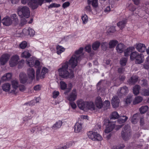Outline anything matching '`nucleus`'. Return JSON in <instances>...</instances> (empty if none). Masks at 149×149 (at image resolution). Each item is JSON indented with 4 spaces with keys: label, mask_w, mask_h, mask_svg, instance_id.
Wrapping results in <instances>:
<instances>
[{
    "label": "nucleus",
    "mask_w": 149,
    "mask_h": 149,
    "mask_svg": "<svg viewBox=\"0 0 149 149\" xmlns=\"http://www.w3.org/2000/svg\"><path fill=\"white\" fill-rule=\"evenodd\" d=\"M130 127L128 125H126L123 129L122 132L123 138L125 140H127L130 135Z\"/></svg>",
    "instance_id": "423d86ee"
},
{
    "label": "nucleus",
    "mask_w": 149,
    "mask_h": 149,
    "mask_svg": "<svg viewBox=\"0 0 149 149\" xmlns=\"http://www.w3.org/2000/svg\"><path fill=\"white\" fill-rule=\"evenodd\" d=\"M125 48V45L122 43L118 44L116 47V49L118 53H121L124 51Z\"/></svg>",
    "instance_id": "393cba45"
},
{
    "label": "nucleus",
    "mask_w": 149,
    "mask_h": 149,
    "mask_svg": "<svg viewBox=\"0 0 149 149\" xmlns=\"http://www.w3.org/2000/svg\"><path fill=\"white\" fill-rule=\"evenodd\" d=\"M12 74L11 73L5 74L1 77V80L3 81H7L10 80L12 78Z\"/></svg>",
    "instance_id": "5701e85b"
},
{
    "label": "nucleus",
    "mask_w": 149,
    "mask_h": 149,
    "mask_svg": "<svg viewBox=\"0 0 149 149\" xmlns=\"http://www.w3.org/2000/svg\"><path fill=\"white\" fill-rule=\"evenodd\" d=\"M18 14L21 17H24L26 18H29L30 15L29 8L26 6H19L18 8Z\"/></svg>",
    "instance_id": "20e7f679"
},
{
    "label": "nucleus",
    "mask_w": 149,
    "mask_h": 149,
    "mask_svg": "<svg viewBox=\"0 0 149 149\" xmlns=\"http://www.w3.org/2000/svg\"><path fill=\"white\" fill-rule=\"evenodd\" d=\"M138 78V77L136 75L133 76L129 80L128 82L130 84H134L137 81Z\"/></svg>",
    "instance_id": "c85d7f7f"
},
{
    "label": "nucleus",
    "mask_w": 149,
    "mask_h": 149,
    "mask_svg": "<svg viewBox=\"0 0 149 149\" xmlns=\"http://www.w3.org/2000/svg\"><path fill=\"white\" fill-rule=\"evenodd\" d=\"M130 59L132 61L135 60V62L137 64L143 63L144 60L143 55L141 54H139L136 51L133 52L130 56Z\"/></svg>",
    "instance_id": "39448f33"
},
{
    "label": "nucleus",
    "mask_w": 149,
    "mask_h": 149,
    "mask_svg": "<svg viewBox=\"0 0 149 149\" xmlns=\"http://www.w3.org/2000/svg\"><path fill=\"white\" fill-rule=\"evenodd\" d=\"M136 48L138 52H144L146 49V47L145 45L141 43L136 44Z\"/></svg>",
    "instance_id": "ddd939ff"
},
{
    "label": "nucleus",
    "mask_w": 149,
    "mask_h": 149,
    "mask_svg": "<svg viewBox=\"0 0 149 149\" xmlns=\"http://www.w3.org/2000/svg\"><path fill=\"white\" fill-rule=\"evenodd\" d=\"M60 86L61 89L64 90L66 88L67 84L64 82L61 81L60 82Z\"/></svg>",
    "instance_id": "864d4df0"
},
{
    "label": "nucleus",
    "mask_w": 149,
    "mask_h": 149,
    "mask_svg": "<svg viewBox=\"0 0 149 149\" xmlns=\"http://www.w3.org/2000/svg\"><path fill=\"white\" fill-rule=\"evenodd\" d=\"M82 124L80 123H76L74 125V131L78 133L81 132L82 129Z\"/></svg>",
    "instance_id": "6ab92c4d"
},
{
    "label": "nucleus",
    "mask_w": 149,
    "mask_h": 149,
    "mask_svg": "<svg viewBox=\"0 0 149 149\" xmlns=\"http://www.w3.org/2000/svg\"><path fill=\"white\" fill-rule=\"evenodd\" d=\"M60 6V5L59 4H55L54 3H53L51 4L49 6V8H53L54 7L57 8V7H59Z\"/></svg>",
    "instance_id": "bf43d9fd"
},
{
    "label": "nucleus",
    "mask_w": 149,
    "mask_h": 149,
    "mask_svg": "<svg viewBox=\"0 0 149 149\" xmlns=\"http://www.w3.org/2000/svg\"><path fill=\"white\" fill-rule=\"evenodd\" d=\"M108 123L107 126L104 130L105 132L106 133H108L112 131L115 128V124L113 123L110 122L109 121Z\"/></svg>",
    "instance_id": "dca6fc26"
},
{
    "label": "nucleus",
    "mask_w": 149,
    "mask_h": 149,
    "mask_svg": "<svg viewBox=\"0 0 149 149\" xmlns=\"http://www.w3.org/2000/svg\"><path fill=\"white\" fill-rule=\"evenodd\" d=\"M77 96V94H69L67 98L70 102H73L76 99Z\"/></svg>",
    "instance_id": "b1692460"
},
{
    "label": "nucleus",
    "mask_w": 149,
    "mask_h": 149,
    "mask_svg": "<svg viewBox=\"0 0 149 149\" xmlns=\"http://www.w3.org/2000/svg\"><path fill=\"white\" fill-rule=\"evenodd\" d=\"M12 84L13 87V89L10 92L15 93V91L17 88H18V82L17 80H13L12 81Z\"/></svg>",
    "instance_id": "412c9836"
},
{
    "label": "nucleus",
    "mask_w": 149,
    "mask_h": 149,
    "mask_svg": "<svg viewBox=\"0 0 149 149\" xmlns=\"http://www.w3.org/2000/svg\"><path fill=\"white\" fill-rule=\"evenodd\" d=\"M20 81L21 83L24 84L28 80V77L26 74L24 72H20L19 74Z\"/></svg>",
    "instance_id": "4468645a"
},
{
    "label": "nucleus",
    "mask_w": 149,
    "mask_h": 149,
    "mask_svg": "<svg viewBox=\"0 0 149 149\" xmlns=\"http://www.w3.org/2000/svg\"><path fill=\"white\" fill-rule=\"evenodd\" d=\"M83 48L80 47L78 50L75 51L74 54L73 55L70 59L69 62L68 61L64 62L61 64V67L58 70L59 75L62 78L67 79L72 78L74 77L73 72L68 71V64L72 68H74L77 66V60H79L83 57V55H79L83 52Z\"/></svg>",
    "instance_id": "f257e3e1"
},
{
    "label": "nucleus",
    "mask_w": 149,
    "mask_h": 149,
    "mask_svg": "<svg viewBox=\"0 0 149 149\" xmlns=\"http://www.w3.org/2000/svg\"><path fill=\"white\" fill-rule=\"evenodd\" d=\"M34 65L37 68L36 70V79L37 80H38L40 77V69H41V65L40 64V62L39 61L36 60L35 61Z\"/></svg>",
    "instance_id": "6e6552de"
},
{
    "label": "nucleus",
    "mask_w": 149,
    "mask_h": 149,
    "mask_svg": "<svg viewBox=\"0 0 149 149\" xmlns=\"http://www.w3.org/2000/svg\"><path fill=\"white\" fill-rule=\"evenodd\" d=\"M100 42L99 41H97L94 42V50H97L100 47Z\"/></svg>",
    "instance_id": "de8ad7c7"
},
{
    "label": "nucleus",
    "mask_w": 149,
    "mask_h": 149,
    "mask_svg": "<svg viewBox=\"0 0 149 149\" xmlns=\"http://www.w3.org/2000/svg\"><path fill=\"white\" fill-rule=\"evenodd\" d=\"M103 105V101L100 97H97L95 100V106L97 108L96 111H97V109H100L102 108Z\"/></svg>",
    "instance_id": "9b49d317"
},
{
    "label": "nucleus",
    "mask_w": 149,
    "mask_h": 149,
    "mask_svg": "<svg viewBox=\"0 0 149 149\" xmlns=\"http://www.w3.org/2000/svg\"><path fill=\"white\" fill-rule=\"evenodd\" d=\"M134 47H133L127 48L124 51L125 56H130L133 53L132 51H134Z\"/></svg>",
    "instance_id": "f3484780"
},
{
    "label": "nucleus",
    "mask_w": 149,
    "mask_h": 149,
    "mask_svg": "<svg viewBox=\"0 0 149 149\" xmlns=\"http://www.w3.org/2000/svg\"><path fill=\"white\" fill-rule=\"evenodd\" d=\"M116 31L115 27L113 26H111L108 30V33H114Z\"/></svg>",
    "instance_id": "6e6d98bb"
},
{
    "label": "nucleus",
    "mask_w": 149,
    "mask_h": 149,
    "mask_svg": "<svg viewBox=\"0 0 149 149\" xmlns=\"http://www.w3.org/2000/svg\"><path fill=\"white\" fill-rule=\"evenodd\" d=\"M44 0H21V3L27 5L33 9H35L38 6H41Z\"/></svg>",
    "instance_id": "7ed1b4c3"
},
{
    "label": "nucleus",
    "mask_w": 149,
    "mask_h": 149,
    "mask_svg": "<svg viewBox=\"0 0 149 149\" xmlns=\"http://www.w3.org/2000/svg\"><path fill=\"white\" fill-rule=\"evenodd\" d=\"M132 100V97L131 96L129 95L127 96L125 99V102L126 104L127 105H129L130 104Z\"/></svg>",
    "instance_id": "c03bdc74"
},
{
    "label": "nucleus",
    "mask_w": 149,
    "mask_h": 149,
    "mask_svg": "<svg viewBox=\"0 0 149 149\" xmlns=\"http://www.w3.org/2000/svg\"><path fill=\"white\" fill-rule=\"evenodd\" d=\"M119 117V115L117 112L116 111L113 112L111 114L110 119L109 121L110 122L114 123L115 121H113L112 120L117 119Z\"/></svg>",
    "instance_id": "4be33fe9"
},
{
    "label": "nucleus",
    "mask_w": 149,
    "mask_h": 149,
    "mask_svg": "<svg viewBox=\"0 0 149 149\" xmlns=\"http://www.w3.org/2000/svg\"><path fill=\"white\" fill-rule=\"evenodd\" d=\"M127 58H122L120 59V63L121 66H124L126 63Z\"/></svg>",
    "instance_id": "49530a36"
},
{
    "label": "nucleus",
    "mask_w": 149,
    "mask_h": 149,
    "mask_svg": "<svg viewBox=\"0 0 149 149\" xmlns=\"http://www.w3.org/2000/svg\"><path fill=\"white\" fill-rule=\"evenodd\" d=\"M85 49L86 52L89 53L91 52V46L90 45H88L86 46L85 48Z\"/></svg>",
    "instance_id": "13d9d810"
},
{
    "label": "nucleus",
    "mask_w": 149,
    "mask_h": 149,
    "mask_svg": "<svg viewBox=\"0 0 149 149\" xmlns=\"http://www.w3.org/2000/svg\"><path fill=\"white\" fill-rule=\"evenodd\" d=\"M106 81L104 80H101L98 82L97 85V88L99 91H100L102 88L104 86Z\"/></svg>",
    "instance_id": "a878e982"
},
{
    "label": "nucleus",
    "mask_w": 149,
    "mask_h": 149,
    "mask_svg": "<svg viewBox=\"0 0 149 149\" xmlns=\"http://www.w3.org/2000/svg\"><path fill=\"white\" fill-rule=\"evenodd\" d=\"M57 53L58 54H60L65 51V49L62 46L58 45L56 47Z\"/></svg>",
    "instance_id": "ea45409f"
},
{
    "label": "nucleus",
    "mask_w": 149,
    "mask_h": 149,
    "mask_svg": "<svg viewBox=\"0 0 149 149\" xmlns=\"http://www.w3.org/2000/svg\"><path fill=\"white\" fill-rule=\"evenodd\" d=\"M74 142H70L67 143L66 146H65V147H67V148H68L69 147L72 146L73 144H74Z\"/></svg>",
    "instance_id": "680f3d73"
},
{
    "label": "nucleus",
    "mask_w": 149,
    "mask_h": 149,
    "mask_svg": "<svg viewBox=\"0 0 149 149\" xmlns=\"http://www.w3.org/2000/svg\"><path fill=\"white\" fill-rule=\"evenodd\" d=\"M70 103L71 107L73 109H75L76 108L77 105L73 101L70 102Z\"/></svg>",
    "instance_id": "e2e57ef3"
},
{
    "label": "nucleus",
    "mask_w": 149,
    "mask_h": 149,
    "mask_svg": "<svg viewBox=\"0 0 149 149\" xmlns=\"http://www.w3.org/2000/svg\"><path fill=\"white\" fill-rule=\"evenodd\" d=\"M27 74L28 78L30 80H32L35 78V72L33 68L30 67L27 70Z\"/></svg>",
    "instance_id": "1a4fd4ad"
},
{
    "label": "nucleus",
    "mask_w": 149,
    "mask_h": 149,
    "mask_svg": "<svg viewBox=\"0 0 149 149\" xmlns=\"http://www.w3.org/2000/svg\"><path fill=\"white\" fill-rule=\"evenodd\" d=\"M21 56L22 57L25 58H29L31 56L30 51L26 50L22 53Z\"/></svg>",
    "instance_id": "473e14b6"
},
{
    "label": "nucleus",
    "mask_w": 149,
    "mask_h": 149,
    "mask_svg": "<svg viewBox=\"0 0 149 149\" xmlns=\"http://www.w3.org/2000/svg\"><path fill=\"white\" fill-rule=\"evenodd\" d=\"M111 104L113 107L114 108H116L119 106L120 100L117 96H114L111 100Z\"/></svg>",
    "instance_id": "f8f14e48"
},
{
    "label": "nucleus",
    "mask_w": 149,
    "mask_h": 149,
    "mask_svg": "<svg viewBox=\"0 0 149 149\" xmlns=\"http://www.w3.org/2000/svg\"><path fill=\"white\" fill-rule=\"evenodd\" d=\"M19 57L18 55H15L11 57L9 61V65L11 67L16 66L18 63Z\"/></svg>",
    "instance_id": "0eeeda50"
},
{
    "label": "nucleus",
    "mask_w": 149,
    "mask_h": 149,
    "mask_svg": "<svg viewBox=\"0 0 149 149\" xmlns=\"http://www.w3.org/2000/svg\"><path fill=\"white\" fill-rule=\"evenodd\" d=\"M28 116L29 117H38V114L36 111L33 109H30L28 112Z\"/></svg>",
    "instance_id": "bb28decb"
},
{
    "label": "nucleus",
    "mask_w": 149,
    "mask_h": 149,
    "mask_svg": "<svg viewBox=\"0 0 149 149\" xmlns=\"http://www.w3.org/2000/svg\"><path fill=\"white\" fill-rule=\"evenodd\" d=\"M140 89V86H139L136 85L133 88V93H139Z\"/></svg>",
    "instance_id": "37998d69"
},
{
    "label": "nucleus",
    "mask_w": 149,
    "mask_h": 149,
    "mask_svg": "<svg viewBox=\"0 0 149 149\" xmlns=\"http://www.w3.org/2000/svg\"><path fill=\"white\" fill-rule=\"evenodd\" d=\"M10 85L8 83H6L2 86L3 90L6 92H8L10 89Z\"/></svg>",
    "instance_id": "c756f323"
},
{
    "label": "nucleus",
    "mask_w": 149,
    "mask_h": 149,
    "mask_svg": "<svg viewBox=\"0 0 149 149\" xmlns=\"http://www.w3.org/2000/svg\"><path fill=\"white\" fill-rule=\"evenodd\" d=\"M87 135L88 137L92 139H93V131H90L87 132Z\"/></svg>",
    "instance_id": "603ef678"
},
{
    "label": "nucleus",
    "mask_w": 149,
    "mask_h": 149,
    "mask_svg": "<svg viewBox=\"0 0 149 149\" xmlns=\"http://www.w3.org/2000/svg\"><path fill=\"white\" fill-rule=\"evenodd\" d=\"M19 90L21 92H22L24 91L25 90V89L24 86L23 85H21L18 87Z\"/></svg>",
    "instance_id": "774afa93"
},
{
    "label": "nucleus",
    "mask_w": 149,
    "mask_h": 149,
    "mask_svg": "<svg viewBox=\"0 0 149 149\" xmlns=\"http://www.w3.org/2000/svg\"><path fill=\"white\" fill-rule=\"evenodd\" d=\"M48 69L45 67H44L42 70L40 77L41 79H43L44 77L45 74L48 72Z\"/></svg>",
    "instance_id": "a19ab883"
},
{
    "label": "nucleus",
    "mask_w": 149,
    "mask_h": 149,
    "mask_svg": "<svg viewBox=\"0 0 149 149\" xmlns=\"http://www.w3.org/2000/svg\"><path fill=\"white\" fill-rule=\"evenodd\" d=\"M27 45V42L25 41H23L19 45V47L23 49L26 47Z\"/></svg>",
    "instance_id": "5fc2aeb1"
},
{
    "label": "nucleus",
    "mask_w": 149,
    "mask_h": 149,
    "mask_svg": "<svg viewBox=\"0 0 149 149\" xmlns=\"http://www.w3.org/2000/svg\"><path fill=\"white\" fill-rule=\"evenodd\" d=\"M128 118L125 116H122L119 117L118 120V122L119 124H122L125 123L127 120Z\"/></svg>",
    "instance_id": "2f4dec72"
},
{
    "label": "nucleus",
    "mask_w": 149,
    "mask_h": 149,
    "mask_svg": "<svg viewBox=\"0 0 149 149\" xmlns=\"http://www.w3.org/2000/svg\"><path fill=\"white\" fill-rule=\"evenodd\" d=\"M94 138L95 139L94 140L98 141H101L102 139L101 136L99 134L95 132H94Z\"/></svg>",
    "instance_id": "f704fd0d"
},
{
    "label": "nucleus",
    "mask_w": 149,
    "mask_h": 149,
    "mask_svg": "<svg viewBox=\"0 0 149 149\" xmlns=\"http://www.w3.org/2000/svg\"><path fill=\"white\" fill-rule=\"evenodd\" d=\"M94 10H95L96 12V14L100 11V10L98 7V0H94Z\"/></svg>",
    "instance_id": "72a5a7b5"
},
{
    "label": "nucleus",
    "mask_w": 149,
    "mask_h": 149,
    "mask_svg": "<svg viewBox=\"0 0 149 149\" xmlns=\"http://www.w3.org/2000/svg\"><path fill=\"white\" fill-rule=\"evenodd\" d=\"M30 131L31 132L33 133H35L38 132L36 126L32 128L30 130Z\"/></svg>",
    "instance_id": "69168bd1"
},
{
    "label": "nucleus",
    "mask_w": 149,
    "mask_h": 149,
    "mask_svg": "<svg viewBox=\"0 0 149 149\" xmlns=\"http://www.w3.org/2000/svg\"><path fill=\"white\" fill-rule=\"evenodd\" d=\"M22 18L21 20V24L22 25H24L27 22V20L26 19L22 17Z\"/></svg>",
    "instance_id": "338daca9"
},
{
    "label": "nucleus",
    "mask_w": 149,
    "mask_h": 149,
    "mask_svg": "<svg viewBox=\"0 0 149 149\" xmlns=\"http://www.w3.org/2000/svg\"><path fill=\"white\" fill-rule=\"evenodd\" d=\"M63 123L61 121L58 120L56 122L52 127V130H55L60 128L62 125Z\"/></svg>",
    "instance_id": "a211bd4d"
},
{
    "label": "nucleus",
    "mask_w": 149,
    "mask_h": 149,
    "mask_svg": "<svg viewBox=\"0 0 149 149\" xmlns=\"http://www.w3.org/2000/svg\"><path fill=\"white\" fill-rule=\"evenodd\" d=\"M70 3L69 2H66L63 3L62 5V7L64 8H65L69 6Z\"/></svg>",
    "instance_id": "052dcab7"
},
{
    "label": "nucleus",
    "mask_w": 149,
    "mask_h": 149,
    "mask_svg": "<svg viewBox=\"0 0 149 149\" xmlns=\"http://www.w3.org/2000/svg\"><path fill=\"white\" fill-rule=\"evenodd\" d=\"M36 102L34 100H31L29 102H26L23 104L24 106H30L32 107L34 106Z\"/></svg>",
    "instance_id": "79ce46f5"
},
{
    "label": "nucleus",
    "mask_w": 149,
    "mask_h": 149,
    "mask_svg": "<svg viewBox=\"0 0 149 149\" xmlns=\"http://www.w3.org/2000/svg\"><path fill=\"white\" fill-rule=\"evenodd\" d=\"M35 61L32 58L27 59L26 60L27 64L31 67L34 66Z\"/></svg>",
    "instance_id": "7c9ffc66"
},
{
    "label": "nucleus",
    "mask_w": 149,
    "mask_h": 149,
    "mask_svg": "<svg viewBox=\"0 0 149 149\" xmlns=\"http://www.w3.org/2000/svg\"><path fill=\"white\" fill-rule=\"evenodd\" d=\"M81 19L83 24H86L87 23L88 21V17L86 14H84V15L82 16Z\"/></svg>",
    "instance_id": "09e8293b"
},
{
    "label": "nucleus",
    "mask_w": 149,
    "mask_h": 149,
    "mask_svg": "<svg viewBox=\"0 0 149 149\" xmlns=\"http://www.w3.org/2000/svg\"><path fill=\"white\" fill-rule=\"evenodd\" d=\"M25 31H27L28 33L31 36H33L35 34L34 31L31 28H29L28 30H23V32H24Z\"/></svg>",
    "instance_id": "58836bf2"
},
{
    "label": "nucleus",
    "mask_w": 149,
    "mask_h": 149,
    "mask_svg": "<svg viewBox=\"0 0 149 149\" xmlns=\"http://www.w3.org/2000/svg\"><path fill=\"white\" fill-rule=\"evenodd\" d=\"M148 109V107L147 106H142L140 108V111L141 113H145Z\"/></svg>",
    "instance_id": "a18cd8bd"
},
{
    "label": "nucleus",
    "mask_w": 149,
    "mask_h": 149,
    "mask_svg": "<svg viewBox=\"0 0 149 149\" xmlns=\"http://www.w3.org/2000/svg\"><path fill=\"white\" fill-rule=\"evenodd\" d=\"M126 20L125 19H123L122 21L119 22L117 24V26L121 29H122L124 28L127 22Z\"/></svg>",
    "instance_id": "cd10ccee"
},
{
    "label": "nucleus",
    "mask_w": 149,
    "mask_h": 149,
    "mask_svg": "<svg viewBox=\"0 0 149 149\" xmlns=\"http://www.w3.org/2000/svg\"><path fill=\"white\" fill-rule=\"evenodd\" d=\"M10 56V55L7 53L5 54L2 55L0 58V63L1 65H3L7 62Z\"/></svg>",
    "instance_id": "9d476101"
},
{
    "label": "nucleus",
    "mask_w": 149,
    "mask_h": 149,
    "mask_svg": "<svg viewBox=\"0 0 149 149\" xmlns=\"http://www.w3.org/2000/svg\"><path fill=\"white\" fill-rule=\"evenodd\" d=\"M111 8L110 6H108L104 10V12L107 14L110 11Z\"/></svg>",
    "instance_id": "0e129e2a"
},
{
    "label": "nucleus",
    "mask_w": 149,
    "mask_h": 149,
    "mask_svg": "<svg viewBox=\"0 0 149 149\" xmlns=\"http://www.w3.org/2000/svg\"><path fill=\"white\" fill-rule=\"evenodd\" d=\"M141 114L140 113L134 114L132 117L131 122L134 124L136 123L140 117Z\"/></svg>",
    "instance_id": "aec40b11"
},
{
    "label": "nucleus",
    "mask_w": 149,
    "mask_h": 149,
    "mask_svg": "<svg viewBox=\"0 0 149 149\" xmlns=\"http://www.w3.org/2000/svg\"><path fill=\"white\" fill-rule=\"evenodd\" d=\"M118 43V42L116 40H112L109 43V48H112L115 47V46Z\"/></svg>",
    "instance_id": "e433bc0d"
},
{
    "label": "nucleus",
    "mask_w": 149,
    "mask_h": 149,
    "mask_svg": "<svg viewBox=\"0 0 149 149\" xmlns=\"http://www.w3.org/2000/svg\"><path fill=\"white\" fill-rule=\"evenodd\" d=\"M143 100L142 97L140 96H138L135 97L133 101V104H137L141 102Z\"/></svg>",
    "instance_id": "c9c22d12"
},
{
    "label": "nucleus",
    "mask_w": 149,
    "mask_h": 149,
    "mask_svg": "<svg viewBox=\"0 0 149 149\" xmlns=\"http://www.w3.org/2000/svg\"><path fill=\"white\" fill-rule=\"evenodd\" d=\"M10 17L12 19H13V20L15 22L17 23L18 22V19L17 17V16L16 14H12L10 16Z\"/></svg>",
    "instance_id": "3c124183"
},
{
    "label": "nucleus",
    "mask_w": 149,
    "mask_h": 149,
    "mask_svg": "<svg viewBox=\"0 0 149 149\" xmlns=\"http://www.w3.org/2000/svg\"><path fill=\"white\" fill-rule=\"evenodd\" d=\"M77 103L78 107L81 110L86 111L93 109V102L92 100L84 101L82 99L77 100Z\"/></svg>",
    "instance_id": "f03ea898"
},
{
    "label": "nucleus",
    "mask_w": 149,
    "mask_h": 149,
    "mask_svg": "<svg viewBox=\"0 0 149 149\" xmlns=\"http://www.w3.org/2000/svg\"><path fill=\"white\" fill-rule=\"evenodd\" d=\"M108 46L107 43L106 42H103L101 44V46L103 49H106Z\"/></svg>",
    "instance_id": "4d7b16f0"
},
{
    "label": "nucleus",
    "mask_w": 149,
    "mask_h": 149,
    "mask_svg": "<svg viewBox=\"0 0 149 149\" xmlns=\"http://www.w3.org/2000/svg\"><path fill=\"white\" fill-rule=\"evenodd\" d=\"M103 105H104V109H107L109 108L110 105V102L108 101H105L104 102Z\"/></svg>",
    "instance_id": "8fccbe9b"
},
{
    "label": "nucleus",
    "mask_w": 149,
    "mask_h": 149,
    "mask_svg": "<svg viewBox=\"0 0 149 149\" xmlns=\"http://www.w3.org/2000/svg\"><path fill=\"white\" fill-rule=\"evenodd\" d=\"M1 22L3 25L9 26L12 24V20L10 17L6 16L3 19Z\"/></svg>",
    "instance_id": "2eb2a0df"
},
{
    "label": "nucleus",
    "mask_w": 149,
    "mask_h": 149,
    "mask_svg": "<svg viewBox=\"0 0 149 149\" xmlns=\"http://www.w3.org/2000/svg\"><path fill=\"white\" fill-rule=\"evenodd\" d=\"M128 92V88L126 86H124L121 87L120 90H118V92L120 93H127Z\"/></svg>",
    "instance_id": "4c0bfd02"
}]
</instances>
